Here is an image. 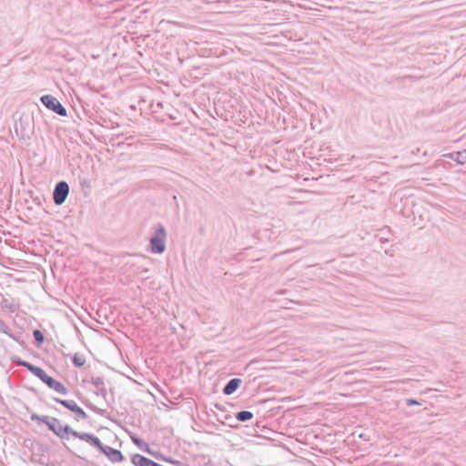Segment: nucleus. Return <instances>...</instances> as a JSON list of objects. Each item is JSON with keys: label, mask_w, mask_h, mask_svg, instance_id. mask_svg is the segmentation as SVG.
Listing matches in <instances>:
<instances>
[{"label": "nucleus", "mask_w": 466, "mask_h": 466, "mask_svg": "<svg viewBox=\"0 0 466 466\" xmlns=\"http://www.w3.org/2000/svg\"><path fill=\"white\" fill-rule=\"evenodd\" d=\"M17 364L25 367L28 371L41 380L45 384H46L50 389L56 390L58 393L63 395H66L68 390L66 387L61 382L56 380L52 377L48 376L46 371L40 367L35 366L30 362L25 360H18Z\"/></svg>", "instance_id": "f257e3e1"}, {"label": "nucleus", "mask_w": 466, "mask_h": 466, "mask_svg": "<svg viewBox=\"0 0 466 466\" xmlns=\"http://www.w3.org/2000/svg\"><path fill=\"white\" fill-rule=\"evenodd\" d=\"M167 233L164 226L158 225L150 238V251L154 254H161L166 249Z\"/></svg>", "instance_id": "f03ea898"}, {"label": "nucleus", "mask_w": 466, "mask_h": 466, "mask_svg": "<svg viewBox=\"0 0 466 466\" xmlns=\"http://www.w3.org/2000/svg\"><path fill=\"white\" fill-rule=\"evenodd\" d=\"M42 422L60 439L67 440L69 436H73L74 430L68 425L63 426L61 421L56 418L45 417Z\"/></svg>", "instance_id": "7ed1b4c3"}, {"label": "nucleus", "mask_w": 466, "mask_h": 466, "mask_svg": "<svg viewBox=\"0 0 466 466\" xmlns=\"http://www.w3.org/2000/svg\"><path fill=\"white\" fill-rule=\"evenodd\" d=\"M40 100L45 106L57 115L61 116H66L67 112L66 107L55 96L51 95H45L41 96Z\"/></svg>", "instance_id": "20e7f679"}, {"label": "nucleus", "mask_w": 466, "mask_h": 466, "mask_svg": "<svg viewBox=\"0 0 466 466\" xmlns=\"http://www.w3.org/2000/svg\"><path fill=\"white\" fill-rule=\"evenodd\" d=\"M69 194V186L66 181L58 182L53 192V199L56 205L60 206L65 203Z\"/></svg>", "instance_id": "39448f33"}, {"label": "nucleus", "mask_w": 466, "mask_h": 466, "mask_svg": "<svg viewBox=\"0 0 466 466\" xmlns=\"http://www.w3.org/2000/svg\"><path fill=\"white\" fill-rule=\"evenodd\" d=\"M54 400L74 412L77 419L86 420L87 418L86 411L79 407L75 400H66L58 398H55Z\"/></svg>", "instance_id": "423d86ee"}, {"label": "nucleus", "mask_w": 466, "mask_h": 466, "mask_svg": "<svg viewBox=\"0 0 466 466\" xmlns=\"http://www.w3.org/2000/svg\"><path fill=\"white\" fill-rule=\"evenodd\" d=\"M73 437L78 438V439L89 443L90 445L96 447L97 449H99V451H101V449L104 447V445L102 444L100 440L92 433L78 432L76 431H74Z\"/></svg>", "instance_id": "0eeeda50"}, {"label": "nucleus", "mask_w": 466, "mask_h": 466, "mask_svg": "<svg viewBox=\"0 0 466 466\" xmlns=\"http://www.w3.org/2000/svg\"><path fill=\"white\" fill-rule=\"evenodd\" d=\"M73 437L78 438V439L89 443L90 445L96 447L97 449H99V451H101V449L104 447V445L102 444L100 440L92 433L78 432L76 431H74Z\"/></svg>", "instance_id": "6e6552de"}, {"label": "nucleus", "mask_w": 466, "mask_h": 466, "mask_svg": "<svg viewBox=\"0 0 466 466\" xmlns=\"http://www.w3.org/2000/svg\"><path fill=\"white\" fill-rule=\"evenodd\" d=\"M73 437L78 438V439L89 443L90 445L96 447L97 449H99V451H101V449L104 447V445L102 444L100 440L92 433L78 432L76 431H74Z\"/></svg>", "instance_id": "1a4fd4ad"}, {"label": "nucleus", "mask_w": 466, "mask_h": 466, "mask_svg": "<svg viewBox=\"0 0 466 466\" xmlns=\"http://www.w3.org/2000/svg\"><path fill=\"white\" fill-rule=\"evenodd\" d=\"M101 451L112 462H119L124 460V456L120 451L116 450L112 447L106 446L101 449Z\"/></svg>", "instance_id": "9d476101"}, {"label": "nucleus", "mask_w": 466, "mask_h": 466, "mask_svg": "<svg viewBox=\"0 0 466 466\" xmlns=\"http://www.w3.org/2000/svg\"><path fill=\"white\" fill-rule=\"evenodd\" d=\"M131 461L135 466H163L140 454H135L132 457Z\"/></svg>", "instance_id": "9b49d317"}, {"label": "nucleus", "mask_w": 466, "mask_h": 466, "mask_svg": "<svg viewBox=\"0 0 466 466\" xmlns=\"http://www.w3.org/2000/svg\"><path fill=\"white\" fill-rule=\"evenodd\" d=\"M241 382H242L241 380L237 379V378L229 380L228 382L226 384V386L223 389V393L225 395L233 394L238 389Z\"/></svg>", "instance_id": "f8f14e48"}, {"label": "nucleus", "mask_w": 466, "mask_h": 466, "mask_svg": "<svg viewBox=\"0 0 466 466\" xmlns=\"http://www.w3.org/2000/svg\"><path fill=\"white\" fill-rule=\"evenodd\" d=\"M253 418V413L248 410H241L236 414V419L239 421H248Z\"/></svg>", "instance_id": "ddd939ff"}, {"label": "nucleus", "mask_w": 466, "mask_h": 466, "mask_svg": "<svg viewBox=\"0 0 466 466\" xmlns=\"http://www.w3.org/2000/svg\"><path fill=\"white\" fill-rule=\"evenodd\" d=\"M91 383L98 390H101V391H105V388H104V380L101 377H93L91 379Z\"/></svg>", "instance_id": "4468645a"}, {"label": "nucleus", "mask_w": 466, "mask_h": 466, "mask_svg": "<svg viewBox=\"0 0 466 466\" xmlns=\"http://www.w3.org/2000/svg\"><path fill=\"white\" fill-rule=\"evenodd\" d=\"M72 360H73V364L77 367V368H80L82 366L85 365L86 363V359L84 356L82 355H79V354H75L72 358Z\"/></svg>", "instance_id": "2eb2a0df"}, {"label": "nucleus", "mask_w": 466, "mask_h": 466, "mask_svg": "<svg viewBox=\"0 0 466 466\" xmlns=\"http://www.w3.org/2000/svg\"><path fill=\"white\" fill-rule=\"evenodd\" d=\"M456 162L461 165L466 164V151H456Z\"/></svg>", "instance_id": "dca6fc26"}, {"label": "nucleus", "mask_w": 466, "mask_h": 466, "mask_svg": "<svg viewBox=\"0 0 466 466\" xmlns=\"http://www.w3.org/2000/svg\"><path fill=\"white\" fill-rule=\"evenodd\" d=\"M131 440L139 448L148 450V445L147 443H145L141 439L132 436Z\"/></svg>", "instance_id": "f3484780"}, {"label": "nucleus", "mask_w": 466, "mask_h": 466, "mask_svg": "<svg viewBox=\"0 0 466 466\" xmlns=\"http://www.w3.org/2000/svg\"><path fill=\"white\" fill-rule=\"evenodd\" d=\"M33 336L38 343H43L45 340V337L39 329H35L33 332Z\"/></svg>", "instance_id": "a211bd4d"}, {"label": "nucleus", "mask_w": 466, "mask_h": 466, "mask_svg": "<svg viewBox=\"0 0 466 466\" xmlns=\"http://www.w3.org/2000/svg\"><path fill=\"white\" fill-rule=\"evenodd\" d=\"M406 403L408 406H414V405H420V403L413 399H407Z\"/></svg>", "instance_id": "6ab92c4d"}, {"label": "nucleus", "mask_w": 466, "mask_h": 466, "mask_svg": "<svg viewBox=\"0 0 466 466\" xmlns=\"http://www.w3.org/2000/svg\"><path fill=\"white\" fill-rule=\"evenodd\" d=\"M45 417H47V416H46V415L40 416V415L33 414V415L31 416V420H40V421H42V420H43Z\"/></svg>", "instance_id": "aec40b11"}, {"label": "nucleus", "mask_w": 466, "mask_h": 466, "mask_svg": "<svg viewBox=\"0 0 466 466\" xmlns=\"http://www.w3.org/2000/svg\"><path fill=\"white\" fill-rule=\"evenodd\" d=\"M443 157L451 158V159H453L454 161H456V152H451V153L444 154Z\"/></svg>", "instance_id": "412c9836"}, {"label": "nucleus", "mask_w": 466, "mask_h": 466, "mask_svg": "<svg viewBox=\"0 0 466 466\" xmlns=\"http://www.w3.org/2000/svg\"><path fill=\"white\" fill-rule=\"evenodd\" d=\"M11 312H14L15 310V307L14 305H11L8 307Z\"/></svg>", "instance_id": "4be33fe9"}, {"label": "nucleus", "mask_w": 466, "mask_h": 466, "mask_svg": "<svg viewBox=\"0 0 466 466\" xmlns=\"http://www.w3.org/2000/svg\"><path fill=\"white\" fill-rule=\"evenodd\" d=\"M464 151H466V149H464Z\"/></svg>", "instance_id": "5701e85b"}]
</instances>
